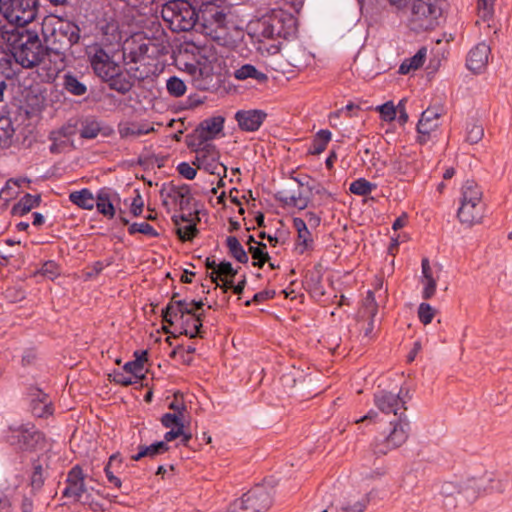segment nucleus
Listing matches in <instances>:
<instances>
[{"label":"nucleus","instance_id":"nucleus-1","mask_svg":"<svg viewBox=\"0 0 512 512\" xmlns=\"http://www.w3.org/2000/svg\"><path fill=\"white\" fill-rule=\"evenodd\" d=\"M8 38V48L15 61L23 68H33L41 63L46 49L35 31L14 28Z\"/></svg>","mask_w":512,"mask_h":512},{"label":"nucleus","instance_id":"nucleus-2","mask_svg":"<svg viewBox=\"0 0 512 512\" xmlns=\"http://www.w3.org/2000/svg\"><path fill=\"white\" fill-rule=\"evenodd\" d=\"M260 34L266 39H289L297 32L296 18L283 7L272 9L259 21Z\"/></svg>","mask_w":512,"mask_h":512},{"label":"nucleus","instance_id":"nucleus-3","mask_svg":"<svg viewBox=\"0 0 512 512\" xmlns=\"http://www.w3.org/2000/svg\"><path fill=\"white\" fill-rule=\"evenodd\" d=\"M5 441L23 452H37L46 444L43 433L30 422L10 425L5 432Z\"/></svg>","mask_w":512,"mask_h":512},{"label":"nucleus","instance_id":"nucleus-4","mask_svg":"<svg viewBox=\"0 0 512 512\" xmlns=\"http://www.w3.org/2000/svg\"><path fill=\"white\" fill-rule=\"evenodd\" d=\"M162 18L175 32L191 30L198 19L192 5L186 0H172L165 3L161 10Z\"/></svg>","mask_w":512,"mask_h":512},{"label":"nucleus","instance_id":"nucleus-5","mask_svg":"<svg viewBox=\"0 0 512 512\" xmlns=\"http://www.w3.org/2000/svg\"><path fill=\"white\" fill-rule=\"evenodd\" d=\"M444 6V0H415L410 19L412 29L417 31L434 29L439 24Z\"/></svg>","mask_w":512,"mask_h":512},{"label":"nucleus","instance_id":"nucleus-6","mask_svg":"<svg viewBox=\"0 0 512 512\" xmlns=\"http://www.w3.org/2000/svg\"><path fill=\"white\" fill-rule=\"evenodd\" d=\"M0 12L16 28H25L38 12V0H0Z\"/></svg>","mask_w":512,"mask_h":512},{"label":"nucleus","instance_id":"nucleus-7","mask_svg":"<svg viewBox=\"0 0 512 512\" xmlns=\"http://www.w3.org/2000/svg\"><path fill=\"white\" fill-rule=\"evenodd\" d=\"M505 483L500 479H495L493 473L486 472L480 477L467 478L460 482L458 494L462 495L466 501L474 502L483 494L493 492H503Z\"/></svg>","mask_w":512,"mask_h":512},{"label":"nucleus","instance_id":"nucleus-8","mask_svg":"<svg viewBox=\"0 0 512 512\" xmlns=\"http://www.w3.org/2000/svg\"><path fill=\"white\" fill-rule=\"evenodd\" d=\"M392 428L387 435L377 438L374 442V452L385 455L390 450L395 449L406 442L409 435L410 425L407 417H398L396 421L390 423Z\"/></svg>","mask_w":512,"mask_h":512},{"label":"nucleus","instance_id":"nucleus-9","mask_svg":"<svg viewBox=\"0 0 512 512\" xmlns=\"http://www.w3.org/2000/svg\"><path fill=\"white\" fill-rule=\"evenodd\" d=\"M88 56L95 74L102 80L111 76V74L115 75L116 71H119V68L122 67L114 59L115 53L111 48L105 49L101 45H93L89 47Z\"/></svg>","mask_w":512,"mask_h":512},{"label":"nucleus","instance_id":"nucleus-10","mask_svg":"<svg viewBox=\"0 0 512 512\" xmlns=\"http://www.w3.org/2000/svg\"><path fill=\"white\" fill-rule=\"evenodd\" d=\"M195 152L193 165L198 169H203L213 175H221V170L225 167L219 162V151L213 143H205L199 146H188Z\"/></svg>","mask_w":512,"mask_h":512},{"label":"nucleus","instance_id":"nucleus-11","mask_svg":"<svg viewBox=\"0 0 512 512\" xmlns=\"http://www.w3.org/2000/svg\"><path fill=\"white\" fill-rule=\"evenodd\" d=\"M225 119L222 116H214L203 120L196 129L186 137L187 146H199L211 143L224 128Z\"/></svg>","mask_w":512,"mask_h":512},{"label":"nucleus","instance_id":"nucleus-12","mask_svg":"<svg viewBox=\"0 0 512 512\" xmlns=\"http://www.w3.org/2000/svg\"><path fill=\"white\" fill-rule=\"evenodd\" d=\"M237 505L252 512H265L272 505L271 489L263 484L256 485L237 500Z\"/></svg>","mask_w":512,"mask_h":512},{"label":"nucleus","instance_id":"nucleus-13","mask_svg":"<svg viewBox=\"0 0 512 512\" xmlns=\"http://www.w3.org/2000/svg\"><path fill=\"white\" fill-rule=\"evenodd\" d=\"M403 388H400L398 393L391 391L381 390L374 394L375 406L385 414H394L398 417L406 416V400L403 396Z\"/></svg>","mask_w":512,"mask_h":512},{"label":"nucleus","instance_id":"nucleus-14","mask_svg":"<svg viewBox=\"0 0 512 512\" xmlns=\"http://www.w3.org/2000/svg\"><path fill=\"white\" fill-rule=\"evenodd\" d=\"M160 196L163 205L167 208H175L181 211L187 209L190 205L192 196L189 185H163Z\"/></svg>","mask_w":512,"mask_h":512},{"label":"nucleus","instance_id":"nucleus-15","mask_svg":"<svg viewBox=\"0 0 512 512\" xmlns=\"http://www.w3.org/2000/svg\"><path fill=\"white\" fill-rule=\"evenodd\" d=\"M42 34L46 49L63 50L64 20L57 15H48L42 22Z\"/></svg>","mask_w":512,"mask_h":512},{"label":"nucleus","instance_id":"nucleus-16","mask_svg":"<svg viewBox=\"0 0 512 512\" xmlns=\"http://www.w3.org/2000/svg\"><path fill=\"white\" fill-rule=\"evenodd\" d=\"M440 116L441 109L438 107H428L422 112L417 123V141L420 144H426L437 137Z\"/></svg>","mask_w":512,"mask_h":512},{"label":"nucleus","instance_id":"nucleus-17","mask_svg":"<svg viewBox=\"0 0 512 512\" xmlns=\"http://www.w3.org/2000/svg\"><path fill=\"white\" fill-rule=\"evenodd\" d=\"M150 40L141 33L127 38L122 45V58L127 63H138L145 59L149 50Z\"/></svg>","mask_w":512,"mask_h":512},{"label":"nucleus","instance_id":"nucleus-18","mask_svg":"<svg viewBox=\"0 0 512 512\" xmlns=\"http://www.w3.org/2000/svg\"><path fill=\"white\" fill-rule=\"evenodd\" d=\"M66 484V498L80 503L89 501V493L84 484V474L79 465L70 470L66 478Z\"/></svg>","mask_w":512,"mask_h":512},{"label":"nucleus","instance_id":"nucleus-19","mask_svg":"<svg viewBox=\"0 0 512 512\" xmlns=\"http://www.w3.org/2000/svg\"><path fill=\"white\" fill-rule=\"evenodd\" d=\"M41 72L39 75L44 81L53 82L64 70V51L46 49L45 56L41 61Z\"/></svg>","mask_w":512,"mask_h":512},{"label":"nucleus","instance_id":"nucleus-20","mask_svg":"<svg viewBox=\"0 0 512 512\" xmlns=\"http://www.w3.org/2000/svg\"><path fill=\"white\" fill-rule=\"evenodd\" d=\"M202 301L175 300L174 297L163 311V319L169 324L184 318L186 314L199 311L203 307Z\"/></svg>","mask_w":512,"mask_h":512},{"label":"nucleus","instance_id":"nucleus-21","mask_svg":"<svg viewBox=\"0 0 512 512\" xmlns=\"http://www.w3.org/2000/svg\"><path fill=\"white\" fill-rule=\"evenodd\" d=\"M202 301L175 300L174 297L163 311V319L169 324L184 318L186 314L199 311L203 307Z\"/></svg>","mask_w":512,"mask_h":512},{"label":"nucleus","instance_id":"nucleus-22","mask_svg":"<svg viewBox=\"0 0 512 512\" xmlns=\"http://www.w3.org/2000/svg\"><path fill=\"white\" fill-rule=\"evenodd\" d=\"M202 18L204 21L203 27L205 33L215 40L221 39V34L224 31L226 15L222 11L218 10V8L213 7L210 10L204 11Z\"/></svg>","mask_w":512,"mask_h":512},{"label":"nucleus","instance_id":"nucleus-23","mask_svg":"<svg viewBox=\"0 0 512 512\" xmlns=\"http://www.w3.org/2000/svg\"><path fill=\"white\" fill-rule=\"evenodd\" d=\"M266 117L267 114L258 109L240 110L235 114V119L240 129L247 132L257 131Z\"/></svg>","mask_w":512,"mask_h":512},{"label":"nucleus","instance_id":"nucleus-24","mask_svg":"<svg viewBox=\"0 0 512 512\" xmlns=\"http://www.w3.org/2000/svg\"><path fill=\"white\" fill-rule=\"evenodd\" d=\"M118 200V194L111 188H101L95 197L97 211L108 219L115 216L114 203Z\"/></svg>","mask_w":512,"mask_h":512},{"label":"nucleus","instance_id":"nucleus-25","mask_svg":"<svg viewBox=\"0 0 512 512\" xmlns=\"http://www.w3.org/2000/svg\"><path fill=\"white\" fill-rule=\"evenodd\" d=\"M489 54L490 47L484 42L478 43L468 53L466 60L467 68L474 73L480 72L486 67Z\"/></svg>","mask_w":512,"mask_h":512},{"label":"nucleus","instance_id":"nucleus-26","mask_svg":"<svg viewBox=\"0 0 512 512\" xmlns=\"http://www.w3.org/2000/svg\"><path fill=\"white\" fill-rule=\"evenodd\" d=\"M484 216V204L460 201L457 217L462 224L472 226L480 223Z\"/></svg>","mask_w":512,"mask_h":512},{"label":"nucleus","instance_id":"nucleus-27","mask_svg":"<svg viewBox=\"0 0 512 512\" xmlns=\"http://www.w3.org/2000/svg\"><path fill=\"white\" fill-rule=\"evenodd\" d=\"M191 214H180L172 216L176 233L181 241H191L198 233L196 222L190 218Z\"/></svg>","mask_w":512,"mask_h":512},{"label":"nucleus","instance_id":"nucleus-28","mask_svg":"<svg viewBox=\"0 0 512 512\" xmlns=\"http://www.w3.org/2000/svg\"><path fill=\"white\" fill-rule=\"evenodd\" d=\"M421 270L422 275L420 282L423 285L422 298L424 300H428L435 295L438 277L434 275L430 262L427 258L422 259Z\"/></svg>","mask_w":512,"mask_h":512},{"label":"nucleus","instance_id":"nucleus-29","mask_svg":"<svg viewBox=\"0 0 512 512\" xmlns=\"http://www.w3.org/2000/svg\"><path fill=\"white\" fill-rule=\"evenodd\" d=\"M285 57L288 64L297 70H303L312 60V55L299 44L287 48Z\"/></svg>","mask_w":512,"mask_h":512},{"label":"nucleus","instance_id":"nucleus-30","mask_svg":"<svg viewBox=\"0 0 512 512\" xmlns=\"http://www.w3.org/2000/svg\"><path fill=\"white\" fill-rule=\"evenodd\" d=\"M103 81L107 82L110 89L120 94L128 93L133 87V81L128 73L124 72L122 67L116 71L115 75L107 76Z\"/></svg>","mask_w":512,"mask_h":512},{"label":"nucleus","instance_id":"nucleus-31","mask_svg":"<svg viewBox=\"0 0 512 512\" xmlns=\"http://www.w3.org/2000/svg\"><path fill=\"white\" fill-rule=\"evenodd\" d=\"M100 31L102 36V43L106 46H113L114 44L120 45L122 41V31L116 21L111 20L105 23H101Z\"/></svg>","mask_w":512,"mask_h":512},{"label":"nucleus","instance_id":"nucleus-32","mask_svg":"<svg viewBox=\"0 0 512 512\" xmlns=\"http://www.w3.org/2000/svg\"><path fill=\"white\" fill-rule=\"evenodd\" d=\"M233 76L235 79L239 81L253 79L260 84L266 83L268 80V76L264 72L258 70L252 64H244L239 68L235 69L233 72Z\"/></svg>","mask_w":512,"mask_h":512},{"label":"nucleus","instance_id":"nucleus-33","mask_svg":"<svg viewBox=\"0 0 512 512\" xmlns=\"http://www.w3.org/2000/svg\"><path fill=\"white\" fill-rule=\"evenodd\" d=\"M460 201L467 203H483V191L481 187L474 180H467L461 187Z\"/></svg>","mask_w":512,"mask_h":512},{"label":"nucleus","instance_id":"nucleus-34","mask_svg":"<svg viewBox=\"0 0 512 512\" xmlns=\"http://www.w3.org/2000/svg\"><path fill=\"white\" fill-rule=\"evenodd\" d=\"M181 324L183 333L190 338H194L200 334V328L202 327V319L198 311L194 313L186 314L184 318H181Z\"/></svg>","mask_w":512,"mask_h":512},{"label":"nucleus","instance_id":"nucleus-35","mask_svg":"<svg viewBox=\"0 0 512 512\" xmlns=\"http://www.w3.org/2000/svg\"><path fill=\"white\" fill-rule=\"evenodd\" d=\"M69 200L76 206L82 209L91 210L95 204V197L92 192L83 188L79 191H74L69 194Z\"/></svg>","mask_w":512,"mask_h":512},{"label":"nucleus","instance_id":"nucleus-36","mask_svg":"<svg viewBox=\"0 0 512 512\" xmlns=\"http://www.w3.org/2000/svg\"><path fill=\"white\" fill-rule=\"evenodd\" d=\"M40 204L39 195H24L12 208V214L15 216H23L29 213L33 208Z\"/></svg>","mask_w":512,"mask_h":512},{"label":"nucleus","instance_id":"nucleus-37","mask_svg":"<svg viewBox=\"0 0 512 512\" xmlns=\"http://www.w3.org/2000/svg\"><path fill=\"white\" fill-rule=\"evenodd\" d=\"M169 447L165 442H155L149 446H139L138 453L132 456L134 461H139L144 457L153 458L157 455L164 454Z\"/></svg>","mask_w":512,"mask_h":512},{"label":"nucleus","instance_id":"nucleus-38","mask_svg":"<svg viewBox=\"0 0 512 512\" xmlns=\"http://www.w3.org/2000/svg\"><path fill=\"white\" fill-rule=\"evenodd\" d=\"M332 133L327 129L319 130L309 147V153L312 155H319L325 151L328 143L331 141Z\"/></svg>","mask_w":512,"mask_h":512},{"label":"nucleus","instance_id":"nucleus-39","mask_svg":"<svg viewBox=\"0 0 512 512\" xmlns=\"http://www.w3.org/2000/svg\"><path fill=\"white\" fill-rule=\"evenodd\" d=\"M154 131V128L149 124H141V123H129L122 127H120L119 132L121 137L128 138H136L142 135L149 134Z\"/></svg>","mask_w":512,"mask_h":512},{"label":"nucleus","instance_id":"nucleus-40","mask_svg":"<svg viewBox=\"0 0 512 512\" xmlns=\"http://www.w3.org/2000/svg\"><path fill=\"white\" fill-rule=\"evenodd\" d=\"M226 246L230 256L239 263L245 264L248 262V254L236 236H228L226 239Z\"/></svg>","mask_w":512,"mask_h":512},{"label":"nucleus","instance_id":"nucleus-41","mask_svg":"<svg viewBox=\"0 0 512 512\" xmlns=\"http://www.w3.org/2000/svg\"><path fill=\"white\" fill-rule=\"evenodd\" d=\"M238 270L233 268L232 264L228 261H222L218 264V269L215 272H211L210 278L213 283H216L217 286H221L218 284V279L224 283L226 280L232 279Z\"/></svg>","mask_w":512,"mask_h":512},{"label":"nucleus","instance_id":"nucleus-42","mask_svg":"<svg viewBox=\"0 0 512 512\" xmlns=\"http://www.w3.org/2000/svg\"><path fill=\"white\" fill-rule=\"evenodd\" d=\"M279 200L285 205L303 210L308 206V198L300 191L293 193H281Z\"/></svg>","mask_w":512,"mask_h":512},{"label":"nucleus","instance_id":"nucleus-43","mask_svg":"<svg viewBox=\"0 0 512 512\" xmlns=\"http://www.w3.org/2000/svg\"><path fill=\"white\" fill-rule=\"evenodd\" d=\"M146 351L142 352V355L137 357L134 361L125 363L123 369L129 375L135 377L138 381L144 377V361H146Z\"/></svg>","mask_w":512,"mask_h":512},{"label":"nucleus","instance_id":"nucleus-44","mask_svg":"<svg viewBox=\"0 0 512 512\" xmlns=\"http://www.w3.org/2000/svg\"><path fill=\"white\" fill-rule=\"evenodd\" d=\"M15 134V128L10 118H0V147H7Z\"/></svg>","mask_w":512,"mask_h":512},{"label":"nucleus","instance_id":"nucleus-45","mask_svg":"<svg viewBox=\"0 0 512 512\" xmlns=\"http://www.w3.org/2000/svg\"><path fill=\"white\" fill-rule=\"evenodd\" d=\"M426 56V49H420L413 57L409 60L404 61L400 67L399 72L401 74H407L410 70H416L424 64Z\"/></svg>","mask_w":512,"mask_h":512},{"label":"nucleus","instance_id":"nucleus-46","mask_svg":"<svg viewBox=\"0 0 512 512\" xmlns=\"http://www.w3.org/2000/svg\"><path fill=\"white\" fill-rule=\"evenodd\" d=\"M249 252L252 255L253 266L262 268L263 265L270 259L268 252L266 251V244L257 243V246H250Z\"/></svg>","mask_w":512,"mask_h":512},{"label":"nucleus","instance_id":"nucleus-47","mask_svg":"<svg viewBox=\"0 0 512 512\" xmlns=\"http://www.w3.org/2000/svg\"><path fill=\"white\" fill-rule=\"evenodd\" d=\"M376 187V184L371 183L365 178H358L350 184L349 190L355 195L366 196L375 190Z\"/></svg>","mask_w":512,"mask_h":512},{"label":"nucleus","instance_id":"nucleus-48","mask_svg":"<svg viewBox=\"0 0 512 512\" xmlns=\"http://www.w3.org/2000/svg\"><path fill=\"white\" fill-rule=\"evenodd\" d=\"M118 464L121 465V459L118 457L117 454H113L110 456L108 463L106 464L104 468L105 475L107 477V480L109 484L115 488L120 489L122 486V482L119 477L115 476L113 473V465Z\"/></svg>","mask_w":512,"mask_h":512},{"label":"nucleus","instance_id":"nucleus-49","mask_svg":"<svg viewBox=\"0 0 512 512\" xmlns=\"http://www.w3.org/2000/svg\"><path fill=\"white\" fill-rule=\"evenodd\" d=\"M484 136V128L476 121L467 123L466 126V141L470 144H476L482 140Z\"/></svg>","mask_w":512,"mask_h":512},{"label":"nucleus","instance_id":"nucleus-50","mask_svg":"<svg viewBox=\"0 0 512 512\" xmlns=\"http://www.w3.org/2000/svg\"><path fill=\"white\" fill-rule=\"evenodd\" d=\"M313 239L309 229H305L297 232V240L295 243V250L299 254L305 253L307 250L312 248Z\"/></svg>","mask_w":512,"mask_h":512},{"label":"nucleus","instance_id":"nucleus-51","mask_svg":"<svg viewBox=\"0 0 512 512\" xmlns=\"http://www.w3.org/2000/svg\"><path fill=\"white\" fill-rule=\"evenodd\" d=\"M128 233L130 235L141 233L151 238H156L159 236V233L156 231V229L147 222H135L130 224L128 227Z\"/></svg>","mask_w":512,"mask_h":512},{"label":"nucleus","instance_id":"nucleus-52","mask_svg":"<svg viewBox=\"0 0 512 512\" xmlns=\"http://www.w3.org/2000/svg\"><path fill=\"white\" fill-rule=\"evenodd\" d=\"M166 89L171 96L178 98L185 94L187 88L182 79L172 76L166 82Z\"/></svg>","mask_w":512,"mask_h":512},{"label":"nucleus","instance_id":"nucleus-53","mask_svg":"<svg viewBox=\"0 0 512 512\" xmlns=\"http://www.w3.org/2000/svg\"><path fill=\"white\" fill-rule=\"evenodd\" d=\"M66 91L75 96H82L87 92V87L76 77L66 74Z\"/></svg>","mask_w":512,"mask_h":512},{"label":"nucleus","instance_id":"nucleus-54","mask_svg":"<svg viewBox=\"0 0 512 512\" xmlns=\"http://www.w3.org/2000/svg\"><path fill=\"white\" fill-rule=\"evenodd\" d=\"M100 130L101 126L98 121L87 120L80 130V135L82 138L94 139L98 136Z\"/></svg>","mask_w":512,"mask_h":512},{"label":"nucleus","instance_id":"nucleus-55","mask_svg":"<svg viewBox=\"0 0 512 512\" xmlns=\"http://www.w3.org/2000/svg\"><path fill=\"white\" fill-rule=\"evenodd\" d=\"M435 312L430 304L423 302L418 307V318L422 324L428 325L432 322Z\"/></svg>","mask_w":512,"mask_h":512},{"label":"nucleus","instance_id":"nucleus-56","mask_svg":"<svg viewBox=\"0 0 512 512\" xmlns=\"http://www.w3.org/2000/svg\"><path fill=\"white\" fill-rule=\"evenodd\" d=\"M161 423L166 428L181 427L182 429H184L182 415H178L177 413H165L161 417Z\"/></svg>","mask_w":512,"mask_h":512},{"label":"nucleus","instance_id":"nucleus-57","mask_svg":"<svg viewBox=\"0 0 512 512\" xmlns=\"http://www.w3.org/2000/svg\"><path fill=\"white\" fill-rule=\"evenodd\" d=\"M17 188H19L18 180L13 178L7 180L5 186L0 190V197L5 201L13 198L18 193Z\"/></svg>","mask_w":512,"mask_h":512},{"label":"nucleus","instance_id":"nucleus-58","mask_svg":"<svg viewBox=\"0 0 512 512\" xmlns=\"http://www.w3.org/2000/svg\"><path fill=\"white\" fill-rule=\"evenodd\" d=\"M64 137V128H60L58 131H52L50 133V140L52 144L50 146V151L52 153H60L62 151V147L64 145V141L62 138Z\"/></svg>","mask_w":512,"mask_h":512},{"label":"nucleus","instance_id":"nucleus-59","mask_svg":"<svg viewBox=\"0 0 512 512\" xmlns=\"http://www.w3.org/2000/svg\"><path fill=\"white\" fill-rule=\"evenodd\" d=\"M495 0H478V10L480 16L487 20L492 17L494 13Z\"/></svg>","mask_w":512,"mask_h":512},{"label":"nucleus","instance_id":"nucleus-60","mask_svg":"<svg viewBox=\"0 0 512 512\" xmlns=\"http://www.w3.org/2000/svg\"><path fill=\"white\" fill-rule=\"evenodd\" d=\"M60 271L61 267L54 261H47L42 266V274L51 280L57 278L60 275Z\"/></svg>","mask_w":512,"mask_h":512},{"label":"nucleus","instance_id":"nucleus-61","mask_svg":"<svg viewBox=\"0 0 512 512\" xmlns=\"http://www.w3.org/2000/svg\"><path fill=\"white\" fill-rule=\"evenodd\" d=\"M378 111L383 120L392 121L396 117L397 108L392 102H386L378 107Z\"/></svg>","mask_w":512,"mask_h":512},{"label":"nucleus","instance_id":"nucleus-62","mask_svg":"<svg viewBox=\"0 0 512 512\" xmlns=\"http://www.w3.org/2000/svg\"><path fill=\"white\" fill-rule=\"evenodd\" d=\"M377 303L375 300L374 293L368 291L367 296L364 300V312L370 317L374 318L377 314Z\"/></svg>","mask_w":512,"mask_h":512},{"label":"nucleus","instance_id":"nucleus-63","mask_svg":"<svg viewBox=\"0 0 512 512\" xmlns=\"http://www.w3.org/2000/svg\"><path fill=\"white\" fill-rule=\"evenodd\" d=\"M177 171L182 177L188 180H193L197 174L196 169L187 162L179 163L177 165Z\"/></svg>","mask_w":512,"mask_h":512},{"label":"nucleus","instance_id":"nucleus-64","mask_svg":"<svg viewBox=\"0 0 512 512\" xmlns=\"http://www.w3.org/2000/svg\"><path fill=\"white\" fill-rule=\"evenodd\" d=\"M246 285V277L243 276L242 280L239 281L236 285H234L233 279L224 281V284L220 286V288L224 289V291H227V289H233V292L237 295H240Z\"/></svg>","mask_w":512,"mask_h":512}]
</instances>
